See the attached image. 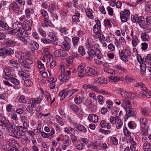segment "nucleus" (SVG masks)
Returning <instances> with one entry per match:
<instances>
[{"label":"nucleus","instance_id":"nucleus-1","mask_svg":"<svg viewBox=\"0 0 151 151\" xmlns=\"http://www.w3.org/2000/svg\"><path fill=\"white\" fill-rule=\"evenodd\" d=\"M40 13L44 18V21L41 23V25L44 27H47L48 26L51 28L54 27V25L49 19L48 14L46 11L41 9L40 11Z\"/></svg>","mask_w":151,"mask_h":151},{"label":"nucleus","instance_id":"nucleus-2","mask_svg":"<svg viewBox=\"0 0 151 151\" xmlns=\"http://www.w3.org/2000/svg\"><path fill=\"white\" fill-rule=\"evenodd\" d=\"M119 55L120 59L124 62H127L131 56V51L129 48L119 50Z\"/></svg>","mask_w":151,"mask_h":151},{"label":"nucleus","instance_id":"nucleus-3","mask_svg":"<svg viewBox=\"0 0 151 151\" xmlns=\"http://www.w3.org/2000/svg\"><path fill=\"white\" fill-rule=\"evenodd\" d=\"M10 128H4L3 132L17 139L21 138L22 136H24L22 132L17 129H14L12 130L9 129Z\"/></svg>","mask_w":151,"mask_h":151},{"label":"nucleus","instance_id":"nucleus-4","mask_svg":"<svg viewBox=\"0 0 151 151\" xmlns=\"http://www.w3.org/2000/svg\"><path fill=\"white\" fill-rule=\"evenodd\" d=\"M134 87H139L143 91L145 92L142 94L144 97L150 98L151 97V92L147 89L145 85L142 83H135L134 85Z\"/></svg>","mask_w":151,"mask_h":151},{"label":"nucleus","instance_id":"nucleus-5","mask_svg":"<svg viewBox=\"0 0 151 151\" xmlns=\"http://www.w3.org/2000/svg\"><path fill=\"white\" fill-rule=\"evenodd\" d=\"M130 12L129 10L126 9L122 11L120 13V17L122 23L126 22L129 18Z\"/></svg>","mask_w":151,"mask_h":151},{"label":"nucleus","instance_id":"nucleus-6","mask_svg":"<svg viewBox=\"0 0 151 151\" xmlns=\"http://www.w3.org/2000/svg\"><path fill=\"white\" fill-rule=\"evenodd\" d=\"M0 126L4 128H11L12 126L9 122L3 115L0 114Z\"/></svg>","mask_w":151,"mask_h":151},{"label":"nucleus","instance_id":"nucleus-7","mask_svg":"<svg viewBox=\"0 0 151 151\" xmlns=\"http://www.w3.org/2000/svg\"><path fill=\"white\" fill-rule=\"evenodd\" d=\"M14 54V51L10 48H2L0 49V56L11 55Z\"/></svg>","mask_w":151,"mask_h":151},{"label":"nucleus","instance_id":"nucleus-8","mask_svg":"<svg viewBox=\"0 0 151 151\" xmlns=\"http://www.w3.org/2000/svg\"><path fill=\"white\" fill-rule=\"evenodd\" d=\"M32 63V61L29 59H27L24 60V62L21 65L24 68L27 69L25 70V71L29 72L31 71L30 65Z\"/></svg>","mask_w":151,"mask_h":151},{"label":"nucleus","instance_id":"nucleus-9","mask_svg":"<svg viewBox=\"0 0 151 151\" xmlns=\"http://www.w3.org/2000/svg\"><path fill=\"white\" fill-rule=\"evenodd\" d=\"M8 30L9 34L16 35L17 36H22L23 35V33H21L20 30L14 27H12V28L9 27V29Z\"/></svg>","mask_w":151,"mask_h":151},{"label":"nucleus","instance_id":"nucleus-10","mask_svg":"<svg viewBox=\"0 0 151 151\" xmlns=\"http://www.w3.org/2000/svg\"><path fill=\"white\" fill-rule=\"evenodd\" d=\"M59 96L61 97L60 99L63 100L65 97L69 98L71 96L70 90H64L60 92Z\"/></svg>","mask_w":151,"mask_h":151},{"label":"nucleus","instance_id":"nucleus-11","mask_svg":"<svg viewBox=\"0 0 151 151\" xmlns=\"http://www.w3.org/2000/svg\"><path fill=\"white\" fill-rule=\"evenodd\" d=\"M85 71L86 75L87 76L97 74V72L96 70L88 67H86L85 68Z\"/></svg>","mask_w":151,"mask_h":151},{"label":"nucleus","instance_id":"nucleus-12","mask_svg":"<svg viewBox=\"0 0 151 151\" xmlns=\"http://www.w3.org/2000/svg\"><path fill=\"white\" fill-rule=\"evenodd\" d=\"M72 22L73 23H77L80 22L79 18L80 17V13L78 11H76L74 14L72 16Z\"/></svg>","mask_w":151,"mask_h":151},{"label":"nucleus","instance_id":"nucleus-13","mask_svg":"<svg viewBox=\"0 0 151 151\" xmlns=\"http://www.w3.org/2000/svg\"><path fill=\"white\" fill-rule=\"evenodd\" d=\"M11 71L10 70L5 68L3 71V77L5 79L8 80L12 77L11 74Z\"/></svg>","mask_w":151,"mask_h":151},{"label":"nucleus","instance_id":"nucleus-14","mask_svg":"<svg viewBox=\"0 0 151 151\" xmlns=\"http://www.w3.org/2000/svg\"><path fill=\"white\" fill-rule=\"evenodd\" d=\"M9 9L10 10L13 11L15 13H18L19 11L20 8L17 3L14 2L10 4Z\"/></svg>","mask_w":151,"mask_h":151},{"label":"nucleus","instance_id":"nucleus-15","mask_svg":"<svg viewBox=\"0 0 151 151\" xmlns=\"http://www.w3.org/2000/svg\"><path fill=\"white\" fill-rule=\"evenodd\" d=\"M125 110L126 114L125 119H127L128 117L133 116L134 115V111L132 107L126 108Z\"/></svg>","mask_w":151,"mask_h":151},{"label":"nucleus","instance_id":"nucleus-16","mask_svg":"<svg viewBox=\"0 0 151 151\" xmlns=\"http://www.w3.org/2000/svg\"><path fill=\"white\" fill-rule=\"evenodd\" d=\"M44 97L42 95H40L38 97L30 99V102H32L36 106V104L40 103L43 99Z\"/></svg>","mask_w":151,"mask_h":151},{"label":"nucleus","instance_id":"nucleus-17","mask_svg":"<svg viewBox=\"0 0 151 151\" xmlns=\"http://www.w3.org/2000/svg\"><path fill=\"white\" fill-rule=\"evenodd\" d=\"M12 27H16L21 31V33H23L25 30L23 27V24L19 22H14L13 25Z\"/></svg>","mask_w":151,"mask_h":151},{"label":"nucleus","instance_id":"nucleus-18","mask_svg":"<svg viewBox=\"0 0 151 151\" xmlns=\"http://www.w3.org/2000/svg\"><path fill=\"white\" fill-rule=\"evenodd\" d=\"M55 119L58 124L61 126H63L66 124V122L60 116L56 115L55 116Z\"/></svg>","mask_w":151,"mask_h":151},{"label":"nucleus","instance_id":"nucleus-19","mask_svg":"<svg viewBox=\"0 0 151 151\" xmlns=\"http://www.w3.org/2000/svg\"><path fill=\"white\" fill-rule=\"evenodd\" d=\"M85 66L82 64H80L78 68V76L81 77H83L84 76V72Z\"/></svg>","mask_w":151,"mask_h":151},{"label":"nucleus","instance_id":"nucleus-20","mask_svg":"<svg viewBox=\"0 0 151 151\" xmlns=\"http://www.w3.org/2000/svg\"><path fill=\"white\" fill-rule=\"evenodd\" d=\"M71 144V141L68 137V138L66 139L62 144V149L63 150H65L67 147H69V146Z\"/></svg>","mask_w":151,"mask_h":151},{"label":"nucleus","instance_id":"nucleus-21","mask_svg":"<svg viewBox=\"0 0 151 151\" xmlns=\"http://www.w3.org/2000/svg\"><path fill=\"white\" fill-rule=\"evenodd\" d=\"M69 74L65 75V73H61L58 76V79L61 82H63L70 79V77L68 76Z\"/></svg>","mask_w":151,"mask_h":151},{"label":"nucleus","instance_id":"nucleus-22","mask_svg":"<svg viewBox=\"0 0 151 151\" xmlns=\"http://www.w3.org/2000/svg\"><path fill=\"white\" fill-rule=\"evenodd\" d=\"M86 14L87 16L91 19H94L93 14L94 12L89 7H87L85 10Z\"/></svg>","mask_w":151,"mask_h":151},{"label":"nucleus","instance_id":"nucleus-23","mask_svg":"<svg viewBox=\"0 0 151 151\" xmlns=\"http://www.w3.org/2000/svg\"><path fill=\"white\" fill-rule=\"evenodd\" d=\"M83 88L85 89H90L95 92H98V88L96 86L93 85H91L87 83L83 85Z\"/></svg>","mask_w":151,"mask_h":151},{"label":"nucleus","instance_id":"nucleus-24","mask_svg":"<svg viewBox=\"0 0 151 151\" xmlns=\"http://www.w3.org/2000/svg\"><path fill=\"white\" fill-rule=\"evenodd\" d=\"M96 56L97 57V58H95L94 59L95 63L98 65L101 64L102 63V61L101 59L103 57L102 53H99Z\"/></svg>","mask_w":151,"mask_h":151},{"label":"nucleus","instance_id":"nucleus-25","mask_svg":"<svg viewBox=\"0 0 151 151\" xmlns=\"http://www.w3.org/2000/svg\"><path fill=\"white\" fill-rule=\"evenodd\" d=\"M74 128L80 132H83L84 133L87 132V129L85 127L80 124H76L75 125Z\"/></svg>","mask_w":151,"mask_h":151},{"label":"nucleus","instance_id":"nucleus-26","mask_svg":"<svg viewBox=\"0 0 151 151\" xmlns=\"http://www.w3.org/2000/svg\"><path fill=\"white\" fill-rule=\"evenodd\" d=\"M122 107L125 108V109L131 107L130 102L129 99H124L123 102L122 104Z\"/></svg>","mask_w":151,"mask_h":151},{"label":"nucleus","instance_id":"nucleus-27","mask_svg":"<svg viewBox=\"0 0 151 151\" xmlns=\"http://www.w3.org/2000/svg\"><path fill=\"white\" fill-rule=\"evenodd\" d=\"M87 53L89 56V58L90 59L91 58H94L99 54L97 53V52L92 48L88 49Z\"/></svg>","mask_w":151,"mask_h":151},{"label":"nucleus","instance_id":"nucleus-28","mask_svg":"<svg viewBox=\"0 0 151 151\" xmlns=\"http://www.w3.org/2000/svg\"><path fill=\"white\" fill-rule=\"evenodd\" d=\"M107 82L106 79L103 77H101L96 79L95 82L99 85H101L106 84Z\"/></svg>","mask_w":151,"mask_h":151},{"label":"nucleus","instance_id":"nucleus-29","mask_svg":"<svg viewBox=\"0 0 151 151\" xmlns=\"http://www.w3.org/2000/svg\"><path fill=\"white\" fill-rule=\"evenodd\" d=\"M88 118L89 121L94 123L97 122L98 121V117L95 114L90 115L88 116Z\"/></svg>","mask_w":151,"mask_h":151},{"label":"nucleus","instance_id":"nucleus-30","mask_svg":"<svg viewBox=\"0 0 151 151\" xmlns=\"http://www.w3.org/2000/svg\"><path fill=\"white\" fill-rule=\"evenodd\" d=\"M62 48L64 50L68 51L70 48V46L68 42H63L61 45Z\"/></svg>","mask_w":151,"mask_h":151},{"label":"nucleus","instance_id":"nucleus-31","mask_svg":"<svg viewBox=\"0 0 151 151\" xmlns=\"http://www.w3.org/2000/svg\"><path fill=\"white\" fill-rule=\"evenodd\" d=\"M33 22L31 19L26 20L25 22V26L27 30H30L32 24Z\"/></svg>","mask_w":151,"mask_h":151},{"label":"nucleus","instance_id":"nucleus-32","mask_svg":"<svg viewBox=\"0 0 151 151\" xmlns=\"http://www.w3.org/2000/svg\"><path fill=\"white\" fill-rule=\"evenodd\" d=\"M11 146V143L9 142H7L6 144L0 143V148L2 149L7 150Z\"/></svg>","mask_w":151,"mask_h":151},{"label":"nucleus","instance_id":"nucleus-33","mask_svg":"<svg viewBox=\"0 0 151 151\" xmlns=\"http://www.w3.org/2000/svg\"><path fill=\"white\" fill-rule=\"evenodd\" d=\"M80 38L77 37H74L72 38V40L74 48H76L78 46V43Z\"/></svg>","mask_w":151,"mask_h":151},{"label":"nucleus","instance_id":"nucleus-34","mask_svg":"<svg viewBox=\"0 0 151 151\" xmlns=\"http://www.w3.org/2000/svg\"><path fill=\"white\" fill-rule=\"evenodd\" d=\"M141 40L144 41H146L150 39V37L149 35L145 32H142L141 35Z\"/></svg>","mask_w":151,"mask_h":151},{"label":"nucleus","instance_id":"nucleus-35","mask_svg":"<svg viewBox=\"0 0 151 151\" xmlns=\"http://www.w3.org/2000/svg\"><path fill=\"white\" fill-rule=\"evenodd\" d=\"M143 149L145 151H151V144L149 142L144 143Z\"/></svg>","mask_w":151,"mask_h":151},{"label":"nucleus","instance_id":"nucleus-36","mask_svg":"<svg viewBox=\"0 0 151 151\" xmlns=\"http://www.w3.org/2000/svg\"><path fill=\"white\" fill-rule=\"evenodd\" d=\"M149 110L148 109L146 106L142 108L141 110V111L142 114L147 117L149 116Z\"/></svg>","mask_w":151,"mask_h":151},{"label":"nucleus","instance_id":"nucleus-37","mask_svg":"<svg viewBox=\"0 0 151 151\" xmlns=\"http://www.w3.org/2000/svg\"><path fill=\"white\" fill-rule=\"evenodd\" d=\"M105 37L104 36L105 41L109 42L110 41V38L112 35V33L109 31H106L105 32Z\"/></svg>","mask_w":151,"mask_h":151},{"label":"nucleus","instance_id":"nucleus-38","mask_svg":"<svg viewBox=\"0 0 151 151\" xmlns=\"http://www.w3.org/2000/svg\"><path fill=\"white\" fill-rule=\"evenodd\" d=\"M137 22L141 28L145 25V19L142 17H139Z\"/></svg>","mask_w":151,"mask_h":151},{"label":"nucleus","instance_id":"nucleus-39","mask_svg":"<svg viewBox=\"0 0 151 151\" xmlns=\"http://www.w3.org/2000/svg\"><path fill=\"white\" fill-rule=\"evenodd\" d=\"M101 27H100L93 26V29L95 34L97 35H99L101 33H102V31L101 29Z\"/></svg>","mask_w":151,"mask_h":151},{"label":"nucleus","instance_id":"nucleus-40","mask_svg":"<svg viewBox=\"0 0 151 151\" xmlns=\"http://www.w3.org/2000/svg\"><path fill=\"white\" fill-rule=\"evenodd\" d=\"M29 44L34 49L37 50L39 48V45L36 42L31 40Z\"/></svg>","mask_w":151,"mask_h":151},{"label":"nucleus","instance_id":"nucleus-41","mask_svg":"<svg viewBox=\"0 0 151 151\" xmlns=\"http://www.w3.org/2000/svg\"><path fill=\"white\" fill-rule=\"evenodd\" d=\"M0 27L7 30L9 29V27L6 22L1 20H0Z\"/></svg>","mask_w":151,"mask_h":151},{"label":"nucleus","instance_id":"nucleus-42","mask_svg":"<svg viewBox=\"0 0 151 151\" xmlns=\"http://www.w3.org/2000/svg\"><path fill=\"white\" fill-rule=\"evenodd\" d=\"M29 102L30 105H28L27 106L26 109L27 111L31 112L33 111V108L35 107V105L32 102H30V100Z\"/></svg>","mask_w":151,"mask_h":151},{"label":"nucleus","instance_id":"nucleus-43","mask_svg":"<svg viewBox=\"0 0 151 151\" xmlns=\"http://www.w3.org/2000/svg\"><path fill=\"white\" fill-rule=\"evenodd\" d=\"M104 72L111 74H114L116 73V71L114 69L109 67L104 68Z\"/></svg>","mask_w":151,"mask_h":151},{"label":"nucleus","instance_id":"nucleus-44","mask_svg":"<svg viewBox=\"0 0 151 151\" xmlns=\"http://www.w3.org/2000/svg\"><path fill=\"white\" fill-rule=\"evenodd\" d=\"M20 141L22 144L25 146H27L30 142V140L26 137L21 139Z\"/></svg>","mask_w":151,"mask_h":151},{"label":"nucleus","instance_id":"nucleus-45","mask_svg":"<svg viewBox=\"0 0 151 151\" xmlns=\"http://www.w3.org/2000/svg\"><path fill=\"white\" fill-rule=\"evenodd\" d=\"M53 125L55 128V130L57 134L58 133H60L61 132L62 130L60 126L56 123H55Z\"/></svg>","mask_w":151,"mask_h":151},{"label":"nucleus","instance_id":"nucleus-46","mask_svg":"<svg viewBox=\"0 0 151 151\" xmlns=\"http://www.w3.org/2000/svg\"><path fill=\"white\" fill-rule=\"evenodd\" d=\"M60 32L63 34L67 35L68 34V29L66 27H61L59 29Z\"/></svg>","mask_w":151,"mask_h":151},{"label":"nucleus","instance_id":"nucleus-47","mask_svg":"<svg viewBox=\"0 0 151 151\" xmlns=\"http://www.w3.org/2000/svg\"><path fill=\"white\" fill-rule=\"evenodd\" d=\"M9 62L16 68L19 67L20 65L17 62V61L14 60H11L9 61Z\"/></svg>","mask_w":151,"mask_h":151},{"label":"nucleus","instance_id":"nucleus-48","mask_svg":"<svg viewBox=\"0 0 151 151\" xmlns=\"http://www.w3.org/2000/svg\"><path fill=\"white\" fill-rule=\"evenodd\" d=\"M50 132L48 133L49 139H52L54 137L55 134L56 133L55 131L52 126L51 127H50Z\"/></svg>","mask_w":151,"mask_h":151},{"label":"nucleus","instance_id":"nucleus-49","mask_svg":"<svg viewBox=\"0 0 151 151\" xmlns=\"http://www.w3.org/2000/svg\"><path fill=\"white\" fill-rule=\"evenodd\" d=\"M32 9L30 8H26L25 9V15L27 19H29L30 17V15L31 14V11Z\"/></svg>","mask_w":151,"mask_h":151},{"label":"nucleus","instance_id":"nucleus-50","mask_svg":"<svg viewBox=\"0 0 151 151\" xmlns=\"http://www.w3.org/2000/svg\"><path fill=\"white\" fill-rule=\"evenodd\" d=\"M19 37V40L22 42L25 45H27L28 43V38L27 37H22V36H18Z\"/></svg>","mask_w":151,"mask_h":151},{"label":"nucleus","instance_id":"nucleus-51","mask_svg":"<svg viewBox=\"0 0 151 151\" xmlns=\"http://www.w3.org/2000/svg\"><path fill=\"white\" fill-rule=\"evenodd\" d=\"M138 38L137 36L132 39V45L133 47H135L139 42Z\"/></svg>","mask_w":151,"mask_h":151},{"label":"nucleus","instance_id":"nucleus-52","mask_svg":"<svg viewBox=\"0 0 151 151\" xmlns=\"http://www.w3.org/2000/svg\"><path fill=\"white\" fill-rule=\"evenodd\" d=\"M141 127L142 128H145L146 127V121L145 118H141L140 119Z\"/></svg>","mask_w":151,"mask_h":151},{"label":"nucleus","instance_id":"nucleus-53","mask_svg":"<svg viewBox=\"0 0 151 151\" xmlns=\"http://www.w3.org/2000/svg\"><path fill=\"white\" fill-rule=\"evenodd\" d=\"M60 70L61 71V73H65V75L67 74H70L71 71L70 70H65L64 68V67L63 65H62L61 66Z\"/></svg>","mask_w":151,"mask_h":151},{"label":"nucleus","instance_id":"nucleus-54","mask_svg":"<svg viewBox=\"0 0 151 151\" xmlns=\"http://www.w3.org/2000/svg\"><path fill=\"white\" fill-rule=\"evenodd\" d=\"M8 80H9L12 83L16 85L20 84V82L19 80L14 78H13L12 76Z\"/></svg>","mask_w":151,"mask_h":151},{"label":"nucleus","instance_id":"nucleus-55","mask_svg":"<svg viewBox=\"0 0 151 151\" xmlns=\"http://www.w3.org/2000/svg\"><path fill=\"white\" fill-rule=\"evenodd\" d=\"M146 69V65L145 64L142 63L140 65V71L144 74L145 73Z\"/></svg>","mask_w":151,"mask_h":151},{"label":"nucleus","instance_id":"nucleus-56","mask_svg":"<svg viewBox=\"0 0 151 151\" xmlns=\"http://www.w3.org/2000/svg\"><path fill=\"white\" fill-rule=\"evenodd\" d=\"M41 42L45 44H50L52 43V41L47 38L43 37L41 39Z\"/></svg>","mask_w":151,"mask_h":151},{"label":"nucleus","instance_id":"nucleus-57","mask_svg":"<svg viewBox=\"0 0 151 151\" xmlns=\"http://www.w3.org/2000/svg\"><path fill=\"white\" fill-rule=\"evenodd\" d=\"M85 46L87 49L92 48L93 45L91 40H87L86 42Z\"/></svg>","mask_w":151,"mask_h":151},{"label":"nucleus","instance_id":"nucleus-58","mask_svg":"<svg viewBox=\"0 0 151 151\" xmlns=\"http://www.w3.org/2000/svg\"><path fill=\"white\" fill-rule=\"evenodd\" d=\"M123 132L124 135L126 137H129L130 136V132L128 130L127 127L125 126L124 127Z\"/></svg>","mask_w":151,"mask_h":151},{"label":"nucleus","instance_id":"nucleus-59","mask_svg":"<svg viewBox=\"0 0 151 151\" xmlns=\"http://www.w3.org/2000/svg\"><path fill=\"white\" fill-rule=\"evenodd\" d=\"M98 102L100 105H102L104 102V98L101 95H99L97 97Z\"/></svg>","mask_w":151,"mask_h":151},{"label":"nucleus","instance_id":"nucleus-60","mask_svg":"<svg viewBox=\"0 0 151 151\" xmlns=\"http://www.w3.org/2000/svg\"><path fill=\"white\" fill-rule=\"evenodd\" d=\"M38 31L39 34L43 37H45L47 36V34L45 31L41 28H38Z\"/></svg>","mask_w":151,"mask_h":151},{"label":"nucleus","instance_id":"nucleus-61","mask_svg":"<svg viewBox=\"0 0 151 151\" xmlns=\"http://www.w3.org/2000/svg\"><path fill=\"white\" fill-rule=\"evenodd\" d=\"M93 46V50L95 51L97 53H102L100 50L99 49V44L97 43H95Z\"/></svg>","mask_w":151,"mask_h":151},{"label":"nucleus","instance_id":"nucleus-62","mask_svg":"<svg viewBox=\"0 0 151 151\" xmlns=\"http://www.w3.org/2000/svg\"><path fill=\"white\" fill-rule=\"evenodd\" d=\"M78 52L82 56H84L86 54V52L83 47L81 46H80L78 48Z\"/></svg>","mask_w":151,"mask_h":151},{"label":"nucleus","instance_id":"nucleus-63","mask_svg":"<svg viewBox=\"0 0 151 151\" xmlns=\"http://www.w3.org/2000/svg\"><path fill=\"white\" fill-rule=\"evenodd\" d=\"M146 22L147 24L151 27V16L147 15L146 17Z\"/></svg>","mask_w":151,"mask_h":151},{"label":"nucleus","instance_id":"nucleus-64","mask_svg":"<svg viewBox=\"0 0 151 151\" xmlns=\"http://www.w3.org/2000/svg\"><path fill=\"white\" fill-rule=\"evenodd\" d=\"M24 85L27 87L30 86L32 85L33 83L29 79H26L24 81Z\"/></svg>","mask_w":151,"mask_h":151}]
</instances>
